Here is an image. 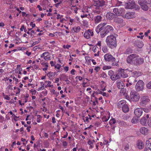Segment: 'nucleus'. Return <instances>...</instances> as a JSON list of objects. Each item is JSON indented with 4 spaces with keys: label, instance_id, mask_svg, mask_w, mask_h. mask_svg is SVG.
Segmentation results:
<instances>
[{
    "label": "nucleus",
    "instance_id": "55",
    "mask_svg": "<svg viewBox=\"0 0 151 151\" xmlns=\"http://www.w3.org/2000/svg\"><path fill=\"white\" fill-rule=\"evenodd\" d=\"M102 120L103 121L106 122L109 119H107L105 117H103L102 118Z\"/></svg>",
    "mask_w": 151,
    "mask_h": 151
},
{
    "label": "nucleus",
    "instance_id": "53",
    "mask_svg": "<svg viewBox=\"0 0 151 151\" xmlns=\"http://www.w3.org/2000/svg\"><path fill=\"white\" fill-rule=\"evenodd\" d=\"M99 48L97 47H93V51L94 52H97V50Z\"/></svg>",
    "mask_w": 151,
    "mask_h": 151
},
{
    "label": "nucleus",
    "instance_id": "35",
    "mask_svg": "<svg viewBox=\"0 0 151 151\" xmlns=\"http://www.w3.org/2000/svg\"><path fill=\"white\" fill-rule=\"evenodd\" d=\"M102 50L104 53H107L108 52L107 46H103L102 47Z\"/></svg>",
    "mask_w": 151,
    "mask_h": 151
},
{
    "label": "nucleus",
    "instance_id": "13",
    "mask_svg": "<svg viewBox=\"0 0 151 151\" xmlns=\"http://www.w3.org/2000/svg\"><path fill=\"white\" fill-rule=\"evenodd\" d=\"M134 113L137 117H139L142 114V110L139 108L136 109L134 111Z\"/></svg>",
    "mask_w": 151,
    "mask_h": 151
},
{
    "label": "nucleus",
    "instance_id": "50",
    "mask_svg": "<svg viewBox=\"0 0 151 151\" xmlns=\"http://www.w3.org/2000/svg\"><path fill=\"white\" fill-rule=\"evenodd\" d=\"M134 7V9H135L136 10H139L140 9L139 6L138 5H136L135 4V7Z\"/></svg>",
    "mask_w": 151,
    "mask_h": 151
},
{
    "label": "nucleus",
    "instance_id": "38",
    "mask_svg": "<svg viewBox=\"0 0 151 151\" xmlns=\"http://www.w3.org/2000/svg\"><path fill=\"white\" fill-rule=\"evenodd\" d=\"M108 75L111 76H112L114 74V72L112 70H109L108 72Z\"/></svg>",
    "mask_w": 151,
    "mask_h": 151
},
{
    "label": "nucleus",
    "instance_id": "15",
    "mask_svg": "<svg viewBox=\"0 0 151 151\" xmlns=\"http://www.w3.org/2000/svg\"><path fill=\"white\" fill-rule=\"evenodd\" d=\"M116 14L112 13H108L106 15V18L109 20H111L115 17Z\"/></svg>",
    "mask_w": 151,
    "mask_h": 151
},
{
    "label": "nucleus",
    "instance_id": "44",
    "mask_svg": "<svg viewBox=\"0 0 151 151\" xmlns=\"http://www.w3.org/2000/svg\"><path fill=\"white\" fill-rule=\"evenodd\" d=\"M147 124L149 126L151 127V116L149 118L147 122Z\"/></svg>",
    "mask_w": 151,
    "mask_h": 151
},
{
    "label": "nucleus",
    "instance_id": "63",
    "mask_svg": "<svg viewBox=\"0 0 151 151\" xmlns=\"http://www.w3.org/2000/svg\"><path fill=\"white\" fill-rule=\"evenodd\" d=\"M78 78L79 81H81L82 79V78L80 76H77L76 77V79Z\"/></svg>",
    "mask_w": 151,
    "mask_h": 151
},
{
    "label": "nucleus",
    "instance_id": "57",
    "mask_svg": "<svg viewBox=\"0 0 151 151\" xmlns=\"http://www.w3.org/2000/svg\"><path fill=\"white\" fill-rule=\"evenodd\" d=\"M4 98L7 100H9L10 99V98L7 95L5 96Z\"/></svg>",
    "mask_w": 151,
    "mask_h": 151
},
{
    "label": "nucleus",
    "instance_id": "23",
    "mask_svg": "<svg viewBox=\"0 0 151 151\" xmlns=\"http://www.w3.org/2000/svg\"><path fill=\"white\" fill-rule=\"evenodd\" d=\"M112 81H115L120 78V76L118 73L116 75H114L110 77Z\"/></svg>",
    "mask_w": 151,
    "mask_h": 151
},
{
    "label": "nucleus",
    "instance_id": "28",
    "mask_svg": "<svg viewBox=\"0 0 151 151\" xmlns=\"http://www.w3.org/2000/svg\"><path fill=\"white\" fill-rule=\"evenodd\" d=\"M147 120L145 118L143 117L140 120L141 124L143 125H145L147 124Z\"/></svg>",
    "mask_w": 151,
    "mask_h": 151
},
{
    "label": "nucleus",
    "instance_id": "48",
    "mask_svg": "<svg viewBox=\"0 0 151 151\" xmlns=\"http://www.w3.org/2000/svg\"><path fill=\"white\" fill-rule=\"evenodd\" d=\"M61 65H59V64H57L55 66V68L57 69L58 70H59L60 69V68L61 67Z\"/></svg>",
    "mask_w": 151,
    "mask_h": 151
},
{
    "label": "nucleus",
    "instance_id": "59",
    "mask_svg": "<svg viewBox=\"0 0 151 151\" xmlns=\"http://www.w3.org/2000/svg\"><path fill=\"white\" fill-rule=\"evenodd\" d=\"M100 94H102V95L103 96H106V93L105 92H102V91H100Z\"/></svg>",
    "mask_w": 151,
    "mask_h": 151
},
{
    "label": "nucleus",
    "instance_id": "19",
    "mask_svg": "<svg viewBox=\"0 0 151 151\" xmlns=\"http://www.w3.org/2000/svg\"><path fill=\"white\" fill-rule=\"evenodd\" d=\"M137 147L139 149H142L144 147V144L140 140H138L137 143Z\"/></svg>",
    "mask_w": 151,
    "mask_h": 151
},
{
    "label": "nucleus",
    "instance_id": "26",
    "mask_svg": "<svg viewBox=\"0 0 151 151\" xmlns=\"http://www.w3.org/2000/svg\"><path fill=\"white\" fill-rule=\"evenodd\" d=\"M126 101L125 100H123L119 101L118 104V106L119 107L123 106L126 103Z\"/></svg>",
    "mask_w": 151,
    "mask_h": 151
},
{
    "label": "nucleus",
    "instance_id": "7",
    "mask_svg": "<svg viewBox=\"0 0 151 151\" xmlns=\"http://www.w3.org/2000/svg\"><path fill=\"white\" fill-rule=\"evenodd\" d=\"M113 12L116 15L118 16H121L122 17H124V14L125 13V10L123 8H115L113 9Z\"/></svg>",
    "mask_w": 151,
    "mask_h": 151
},
{
    "label": "nucleus",
    "instance_id": "31",
    "mask_svg": "<svg viewBox=\"0 0 151 151\" xmlns=\"http://www.w3.org/2000/svg\"><path fill=\"white\" fill-rule=\"evenodd\" d=\"M132 50L130 48H128L124 52L125 54H129L132 52Z\"/></svg>",
    "mask_w": 151,
    "mask_h": 151
},
{
    "label": "nucleus",
    "instance_id": "42",
    "mask_svg": "<svg viewBox=\"0 0 151 151\" xmlns=\"http://www.w3.org/2000/svg\"><path fill=\"white\" fill-rule=\"evenodd\" d=\"M150 109H148L147 108H142V110H143V111L146 113H148L150 111Z\"/></svg>",
    "mask_w": 151,
    "mask_h": 151
},
{
    "label": "nucleus",
    "instance_id": "58",
    "mask_svg": "<svg viewBox=\"0 0 151 151\" xmlns=\"http://www.w3.org/2000/svg\"><path fill=\"white\" fill-rule=\"evenodd\" d=\"M89 118L88 117H86V119L85 120L84 119H83V120L85 122H89V121L88 120Z\"/></svg>",
    "mask_w": 151,
    "mask_h": 151
},
{
    "label": "nucleus",
    "instance_id": "32",
    "mask_svg": "<svg viewBox=\"0 0 151 151\" xmlns=\"http://www.w3.org/2000/svg\"><path fill=\"white\" fill-rule=\"evenodd\" d=\"M67 76L63 74L60 75L59 78L61 80H64L67 78Z\"/></svg>",
    "mask_w": 151,
    "mask_h": 151
},
{
    "label": "nucleus",
    "instance_id": "30",
    "mask_svg": "<svg viewBox=\"0 0 151 151\" xmlns=\"http://www.w3.org/2000/svg\"><path fill=\"white\" fill-rule=\"evenodd\" d=\"M137 46L139 48H141L143 46V43L138 41H135Z\"/></svg>",
    "mask_w": 151,
    "mask_h": 151
},
{
    "label": "nucleus",
    "instance_id": "45",
    "mask_svg": "<svg viewBox=\"0 0 151 151\" xmlns=\"http://www.w3.org/2000/svg\"><path fill=\"white\" fill-rule=\"evenodd\" d=\"M147 87L149 89H151V81L149 82L147 84Z\"/></svg>",
    "mask_w": 151,
    "mask_h": 151
},
{
    "label": "nucleus",
    "instance_id": "64",
    "mask_svg": "<svg viewBox=\"0 0 151 151\" xmlns=\"http://www.w3.org/2000/svg\"><path fill=\"white\" fill-rule=\"evenodd\" d=\"M13 79L15 81L16 83H17L18 82V79L16 78H15V77H13Z\"/></svg>",
    "mask_w": 151,
    "mask_h": 151
},
{
    "label": "nucleus",
    "instance_id": "5",
    "mask_svg": "<svg viewBox=\"0 0 151 151\" xmlns=\"http://www.w3.org/2000/svg\"><path fill=\"white\" fill-rule=\"evenodd\" d=\"M105 60L111 63V65L113 66H118V64L116 63L115 58L111 55L108 53L106 54L104 56Z\"/></svg>",
    "mask_w": 151,
    "mask_h": 151
},
{
    "label": "nucleus",
    "instance_id": "43",
    "mask_svg": "<svg viewBox=\"0 0 151 151\" xmlns=\"http://www.w3.org/2000/svg\"><path fill=\"white\" fill-rule=\"evenodd\" d=\"M129 118V116L127 114L125 115L124 116L123 119H124L127 120Z\"/></svg>",
    "mask_w": 151,
    "mask_h": 151
},
{
    "label": "nucleus",
    "instance_id": "56",
    "mask_svg": "<svg viewBox=\"0 0 151 151\" xmlns=\"http://www.w3.org/2000/svg\"><path fill=\"white\" fill-rule=\"evenodd\" d=\"M62 17H63L62 15H61L60 14H58L57 15V19H61V18Z\"/></svg>",
    "mask_w": 151,
    "mask_h": 151
},
{
    "label": "nucleus",
    "instance_id": "21",
    "mask_svg": "<svg viewBox=\"0 0 151 151\" xmlns=\"http://www.w3.org/2000/svg\"><path fill=\"white\" fill-rule=\"evenodd\" d=\"M134 14L133 12L127 13L124 15V17L127 19H131L134 17Z\"/></svg>",
    "mask_w": 151,
    "mask_h": 151
},
{
    "label": "nucleus",
    "instance_id": "20",
    "mask_svg": "<svg viewBox=\"0 0 151 151\" xmlns=\"http://www.w3.org/2000/svg\"><path fill=\"white\" fill-rule=\"evenodd\" d=\"M114 21L116 24H120L123 22V20L119 17H115L114 19Z\"/></svg>",
    "mask_w": 151,
    "mask_h": 151
},
{
    "label": "nucleus",
    "instance_id": "47",
    "mask_svg": "<svg viewBox=\"0 0 151 151\" xmlns=\"http://www.w3.org/2000/svg\"><path fill=\"white\" fill-rule=\"evenodd\" d=\"M141 75V73L139 72L136 71V73H135L134 76L135 77L139 76Z\"/></svg>",
    "mask_w": 151,
    "mask_h": 151
},
{
    "label": "nucleus",
    "instance_id": "46",
    "mask_svg": "<svg viewBox=\"0 0 151 151\" xmlns=\"http://www.w3.org/2000/svg\"><path fill=\"white\" fill-rule=\"evenodd\" d=\"M30 91L32 92V95H35L36 93V91L34 89H32L30 90Z\"/></svg>",
    "mask_w": 151,
    "mask_h": 151
},
{
    "label": "nucleus",
    "instance_id": "8",
    "mask_svg": "<svg viewBox=\"0 0 151 151\" xmlns=\"http://www.w3.org/2000/svg\"><path fill=\"white\" fill-rule=\"evenodd\" d=\"M144 83L143 81L139 80L135 85V88L137 91H142L144 88Z\"/></svg>",
    "mask_w": 151,
    "mask_h": 151
},
{
    "label": "nucleus",
    "instance_id": "2",
    "mask_svg": "<svg viewBox=\"0 0 151 151\" xmlns=\"http://www.w3.org/2000/svg\"><path fill=\"white\" fill-rule=\"evenodd\" d=\"M106 4V2L104 0H96L94 1V5L96 6V12L97 14H99L102 10V6Z\"/></svg>",
    "mask_w": 151,
    "mask_h": 151
},
{
    "label": "nucleus",
    "instance_id": "60",
    "mask_svg": "<svg viewBox=\"0 0 151 151\" xmlns=\"http://www.w3.org/2000/svg\"><path fill=\"white\" fill-rule=\"evenodd\" d=\"M75 70L74 69H73L71 70L70 71V73L73 75H74L75 74Z\"/></svg>",
    "mask_w": 151,
    "mask_h": 151
},
{
    "label": "nucleus",
    "instance_id": "14",
    "mask_svg": "<svg viewBox=\"0 0 151 151\" xmlns=\"http://www.w3.org/2000/svg\"><path fill=\"white\" fill-rule=\"evenodd\" d=\"M106 25H104L102 29H104L108 33L113 30V27L111 26L108 25L105 26Z\"/></svg>",
    "mask_w": 151,
    "mask_h": 151
},
{
    "label": "nucleus",
    "instance_id": "37",
    "mask_svg": "<svg viewBox=\"0 0 151 151\" xmlns=\"http://www.w3.org/2000/svg\"><path fill=\"white\" fill-rule=\"evenodd\" d=\"M115 122L116 121L115 119L113 118L110 120L109 123V124L111 125H113L114 124H115Z\"/></svg>",
    "mask_w": 151,
    "mask_h": 151
},
{
    "label": "nucleus",
    "instance_id": "6",
    "mask_svg": "<svg viewBox=\"0 0 151 151\" xmlns=\"http://www.w3.org/2000/svg\"><path fill=\"white\" fill-rule=\"evenodd\" d=\"M150 97L148 96H142L140 101L139 103V105L141 106H145L150 101Z\"/></svg>",
    "mask_w": 151,
    "mask_h": 151
},
{
    "label": "nucleus",
    "instance_id": "3",
    "mask_svg": "<svg viewBox=\"0 0 151 151\" xmlns=\"http://www.w3.org/2000/svg\"><path fill=\"white\" fill-rule=\"evenodd\" d=\"M107 45L110 47H116L117 45L116 37L113 35L108 36L106 40Z\"/></svg>",
    "mask_w": 151,
    "mask_h": 151
},
{
    "label": "nucleus",
    "instance_id": "24",
    "mask_svg": "<svg viewBox=\"0 0 151 151\" xmlns=\"http://www.w3.org/2000/svg\"><path fill=\"white\" fill-rule=\"evenodd\" d=\"M94 19L95 23H97L101 20L102 17L100 15H98L96 17H95Z\"/></svg>",
    "mask_w": 151,
    "mask_h": 151
},
{
    "label": "nucleus",
    "instance_id": "9",
    "mask_svg": "<svg viewBox=\"0 0 151 151\" xmlns=\"http://www.w3.org/2000/svg\"><path fill=\"white\" fill-rule=\"evenodd\" d=\"M135 6V3L133 1L131 0L128 1L127 3L125 8L127 9H134Z\"/></svg>",
    "mask_w": 151,
    "mask_h": 151
},
{
    "label": "nucleus",
    "instance_id": "39",
    "mask_svg": "<svg viewBox=\"0 0 151 151\" xmlns=\"http://www.w3.org/2000/svg\"><path fill=\"white\" fill-rule=\"evenodd\" d=\"M129 145L128 144H127L125 145L124 148V149L126 150H127L129 149Z\"/></svg>",
    "mask_w": 151,
    "mask_h": 151
},
{
    "label": "nucleus",
    "instance_id": "36",
    "mask_svg": "<svg viewBox=\"0 0 151 151\" xmlns=\"http://www.w3.org/2000/svg\"><path fill=\"white\" fill-rule=\"evenodd\" d=\"M47 75L49 77H53L55 76V74L52 72H50L47 74Z\"/></svg>",
    "mask_w": 151,
    "mask_h": 151
},
{
    "label": "nucleus",
    "instance_id": "22",
    "mask_svg": "<svg viewBox=\"0 0 151 151\" xmlns=\"http://www.w3.org/2000/svg\"><path fill=\"white\" fill-rule=\"evenodd\" d=\"M146 145L147 148L151 150V138L149 139L146 141Z\"/></svg>",
    "mask_w": 151,
    "mask_h": 151
},
{
    "label": "nucleus",
    "instance_id": "33",
    "mask_svg": "<svg viewBox=\"0 0 151 151\" xmlns=\"http://www.w3.org/2000/svg\"><path fill=\"white\" fill-rule=\"evenodd\" d=\"M73 29L75 32H78L80 30V27H75L73 28Z\"/></svg>",
    "mask_w": 151,
    "mask_h": 151
},
{
    "label": "nucleus",
    "instance_id": "12",
    "mask_svg": "<svg viewBox=\"0 0 151 151\" xmlns=\"http://www.w3.org/2000/svg\"><path fill=\"white\" fill-rule=\"evenodd\" d=\"M104 25H106V23H101L99 24L97 26L96 29V31L97 33H99V32H101V31L102 30V28Z\"/></svg>",
    "mask_w": 151,
    "mask_h": 151
},
{
    "label": "nucleus",
    "instance_id": "41",
    "mask_svg": "<svg viewBox=\"0 0 151 151\" xmlns=\"http://www.w3.org/2000/svg\"><path fill=\"white\" fill-rule=\"evenodd\" d=\"M111 68V67L109 66H104L103 68V69L105 70L106 69H109Z\"/></svg>",
    "mask_w": 151,
    "mask_h": 151
},
{
    "label": "nucleus",
    "instance_id": "27",
    "mask_svg": "<svg viewBox=\"0 0 151 151\" xmlns=\"http://www.w3.org/2000/svg\"><path fill=\"white\" fill-rule=\"evenodd\" d=\"M108 33L104 29L101 30L100 32V35L102 38L104 37Z\"/></svg>",
    "mask_w": 151,
    "mask_h": 151
},
{
    "label": "nucleus",
    "instance_id": "17",
    "mask_svg": "<svg viewBox=\"0 0 151 151\" xmlns=\"http://www.w3.org/2000/svg\"><path fill=\"white\" fill-rule=\"evenodd\" d=\"M140 132L142 134H147L149 132V130L147 128L143 127L140 129Z\"/></svg>",
    "mask_w": 151,
    "mask_h": 151
},
{
    "label": "nucleus",
    "instance_id": "25",
    "mask_svg": "<svg viewBox=\"0 0 151 151\" xmlns=\"http://www.w3.org/2000/svg\"><path fill=\"white\" fill-rule=\"evenodd\" d=\"M122 109L124 112L126 113L127 112L129 111V108L128 106L126 104L124 105L122 107Z\"/></svg>",
    "mask_w": 151,
    "mask_h": 151
},
{
    "label": "nucleus",
    "instance_id": "11",
    "mask_svg": "<svg viewBox=\"0 0 151 151\" xmlns=\"http://www.w3.org/2000/svg\"><path fill=\"white\" fill-rule=\"evenodd\" d=\"M139 4L141 6V8L144 10L146 11L148 9V6H147L144 3V1L141 0L138 1Z\"/></svg>",
    "mask_w": 151,
    "mask_h": 151
},
{
    "label": "nucleus",
    "instance_id": "1",
    "mask_svg": "<svg viewBox=\"0 0 151 151\" xmlns=\"http://www.w3.org/2000/svg\"><path fill=\"white\" fill-rule=\"evenodd\" d=\"M127 62L129 64L138 66L142 65L144 62V59L139 57V55L135 54L130 55L127 58Z\"/></svg>",
    "mask_w": 151,
    "mask_h": 151
},
{
    "label": "nucleus",
    "instance_id": "54",
    "mask_svg": "<svg viewBox=\"0 0 151 151\" xmlns=\"http://www.w3.org/2000/svg\"><path fill=\"white\" fill-rule=\"evenodd\" d=\"M63 145L64 147L66 146L67 145V142L66 141H64L63 142Z\"/></svg>",
    "mask_w": 151,
    "mask_h": 151
},
{
    "label": "nucleus",
    "instance_id": "29",
    "mask_svg": "<svg viewBox=\"0 0 151 151\" xmlns=\"http://www.w3.org/2000/svg\"><path fill=\"white\" fill-rule=\"evenodd\" d=\"M90 29H88V30L85 31L84 33V37L87 39L89 38L90 37V35H89V33L90 32Z\"/></svg>",
    "mask_w": 151,
    "mask_h": 151
},
{
    "label": "nucleus",
    "instance_id": "4",
    "mask_svg": "<svg viewBox=\"0 0 151 151\" xmlns=\"http://www.w3.org/2000/svg\"><path fill=\"white\" fill-rule=\"evenodd\" d=\"M128 98L129 100L134 102H137L139 101L140 98V96L138 93L134 90L131 91L130 94V97Z\"/></svg>",
    "mask_w": 151,
    "mask_h": 151
},
{
    "label": "nucleus",
    "instance_id": "34",
    "mask_svg": "<svg viewBox=\"0 0 151 151\" xmlns=\"http://www.w3.org/2000/svg\"><path fill=\"white\" fill-rule=\"evenodd\" d=\"M138 119L136 117H133L132 120L131 122L132 123L136 124L138 122Z\"/></svg>",
    "mask_w": 151,
    "mask_h": 151
},
{
    "label": "nucleus",
    "instance_id": "16",
    "mask_svg": "<svg viewBox=\"0 0 151 151\" xmlns=\"http://www.w3.org/2000/svg\"><path fill=\"white\" fill-rule=\"evenodd\" d=\"M116 84L117 87L119 89H123L124 87V84L122 81L119 80L116 81Z\"/></svg>",
    "mask_w": 151,
    "mask_h": 151
},
{
    "label": "nucleus",
    "instance_id": "18",
    "mask_svg": "<svg viewBox=\"0 0 151 151\" xmlns=\"http://www.w3.org/2000/svg\"><path fill=\"white\" fill-rule=\"evenodd\" d=\"M137 81L135 79L134 77H129L128 79V82L129 83V85H131L132 83L134 84V83H135Z\"/></svg>",
    "mask_w": 151,
    "mask_h": 151
},
{
    "label": "nucleus",
    "instance_id": "10",
    "mask_svg": "<svg viewBox=\"0 0 151 151\" xmlns=\"http://www.w3.org/2000/svg\"><path fill=\"white\" fill-rule=\"evenodd\" d=\"M118 74L121 77L124 78H126L128 76V75L124 69H119L118 71Z\"/></svg>",
    "mask_w": 151,
    "mask_h": 151
},
{
    "label": "nucleus",
    "instance_id": "52",
    "mask_svg": "<svg viewBox=\"0 0 151 151\" xmlns=\"http://www.w3.org/2000/svg\"><path fill=\"white\" fill-rule=\"evenodd\" d=\"M44 59L46 60H47L50 59V58L49 56L46 55L44 57Z\"/></svg>",
    "mask_w": 151,
    "mask_h": 151
},
{
    "label": "nucleus",
    "instance_id": "51",
    "mask_svg": "<svg viewBox=\"0 0 151 151\" xmlns=\"http://www.w3.org/2000/svg\"><path fill=\"white\" fill-rule=\"evenodd\" d=\"M48 54V52H45L43 53L41 55V58H44L45 56V54Z\"/></svg>",
    "mask_w": 151,
    "mask_h": 151
},
{
    "label": "nucleus",
    "instance_id": "62",
    "mask_svg": "<svg viewBox=\"0 0 151 151\" xmlns=\"http://www.w3.org/2000/svg\"><path fill=\"white\" fill-rule=\"evenodd\" d=\"M62 3V1H60V2L57 3L55 4V6L56 7H58V6Z\"/></svg>",
    "mask_w": 151,
    "mask_h": 151
},
{
    "label": "nucleus",
    "instance_id": "40",
    "mask_svg": "<svg viewBox=\"0 0 151 151\" xmlns=\"http://www.w3.org/2000/svg\"><path fill=\"white\" fill-rule=\"evenodd\" d=\"M107 77V76L106 74L104 72H103L101 75V77L103 78H106Z\"/></svg>",
    "mask_w": 151,
    "mask_h": 151
},
{
    "label": "nucleus",
    "instance_id": "61",
    "mask_svg": "<svg viewBox=\"0 0 151 151\" xmlns=\"http://www.w3.org/2000/svg\"><path fill=\"white\" fill-rule=\"evenodd\" d=\"M39 43V41H36L35 42H33L32 45V46L35 45L36 44H38Z\"/></svg>",
    "mask_w": 151,
    "mask_h": 151
},
{
    "label": "nucleus",
    "instance_id": "49",
    "mask_svg": "<svg viewBox=\"0 0 151 151\" xmlns=\"http://www.w3.org/2000/svg\"><path fill=\"white\" fill-rule=\"evenodd\" d=\"M100 69V68L99 66L96 67L94 69V70H95L96 72H98Z\"/></svg>",
    "mask_w": 151,
    "mask_h": 151
}]
</instances>
